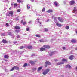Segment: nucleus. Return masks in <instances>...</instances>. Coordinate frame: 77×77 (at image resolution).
Masks as SVG:
<instances>
[{
  "mask_svg": "<svg viewBox=\"0 0 77 77\" xmlns=\"http://www.w3.org/2000/svg\"><path fill=\"white\" fill-rule=\"evenodd\" d=\"M18 6V4L17 3H15L14 4V7H17Z\"/></svg>",
  "mask_w": 77,
  "mask_h": 77,
  "instance_id": "obj_26",
  "label": "nucleus"
},
{
  "mask_svg": "<svg viewBox=\"0 0 77 77\" xmlns=\"http://www.w3.org/2000/svg\"><path fill=\"white\" fill-rule=\"evenodd\" d=\"M65 48H66L65 47H63V50H65Z\"/></svg>",
  "mask_w": 77,
  "mask_h": 77,
  "instance_id": "obj_42",
  "label": "nucleus"
},
{
  "mask_svg": "<svg viewBox=\"0 0 77 77\" xmlns=\"http://www.w3.org/2000/svg\"><path fill=\"white\" fill-rule=\"evenodd\" d=\"M6 25L8 26H9V24H8V23H6Z\"/></svg>",
  "mask_w": 77,
  "mask_h": 77,
  "instance_id": "obj_44",
  "label": "nucleus"
},
{
  "mask_svg": "<svg viewBox=\"0 0 77 77\" xmlns=\"http://www.w3.org/2000/svg\"><path fill=\"white\" fill-rule=\"evenodd\" d=\"M27 48H28L29 49H32V46H28Z\"/></svg>",
  "mask_w": 77,
  "mask_h": 77,
  "instance_id": "obj_24",
  "label": "nucleus"
},
{
  "mask_svg": "<svg viewBox=\"0 0 77 77\" xmlns=\"http://www.w3.org/2000/svg\"><path fill=\"white\" fill-rule=\"evenodd\" d=\"M71 42L72 43H76L77 41L75 39H72L71 40Z\"/></svg>",
  "mask_w": 77,
  "mask_h": 77,
  "instance_id": "obj_5",
  "label": "nucleus"
},
{
  "mask_svg": "<svg viewBox=\"0 0 77 77\" xmlns=\"http://www.w3.org/2000/svg\"><path fill=\"white\" fill-rule=\"evenodd\" d=\"M15 67L14 66L10 70V71H14V69H15Z\"/></svg>",
  "mask_w": 77,
  "mask_h": 77,
  "instance_id": "obj_23",
  "label": "nucleus"
},
{
  "mask_svg": "<svg viewBox=\"0 0 77 77\" xmlns=\"http://www.w3.org/2000/svg\"><path fill=\"white\" fill-rule=\"evenodd\" d=\"M2 42L3 43H4V44H6L8 42H7V41L3 39L2 41Z\"/></svg>",
  "mask_w": 77,
  "mask_h": 77,
  "instance_id": "obj_11",
  "label": "nucleus"
},
{
  "mask_svg": "<svg viewBox=\"0 0 77 77\" xmlns=\"http://www.w3.org/2000/svg\"><path fill=\"white\" fill-rule=\"evenodd\" d=\"M27 9H29L30 8V6H29L28 5L27 6Z\"/></svg>",
  "mask_w": 77,
  "mask_h": 77,
  "instance_id": "obj_36",
  "label": "nucleus"
},
{
  "mask_svg": "<svg viewBox=\"0 0 77 77\" xmlns=\"http://www.w3.org/2000/svg\"><path fill=\"white\" fill-rule=\"evenodd\" d=\"M17 38H18V39H19V38H20V35H17Z\"/></svg>",
  "mask_w": 77,
  "mask_h": 77,
  "instance_id": "obj_40",
  "label": "nucleus"
},
{
  "mask_svg": "<svg viewBox=\"0 0 77 77\" xmlns=\"http://www.w3.org/2000/svg\"><path fill=\"white\" fill-rule=\"evenodd\" d=\"M14 29L17 30H19V29H21V27L19 26H15L14 27Z\"/></svg>",
  "mask_w": 77,
  "mask_h": 77,
  "instance_id": "obj_9",
  "label": "nucleus"
},
{
  "mask_svg": "<svg viewBox=\"0 0 77 77\" xmlns=\"http://www.w3.org/2000/svg\"><path fill=\"white\" fill-rule=\"evenodd\" d=\"M66 68H71V66L70 65H67L66 66Z\"/></svg>",
  "mask_w": 77,
  "mask_h": 77,
  "instance_id": "obj_14",
  "label": "nucleus"
},
{
  "mask_svg": "<svg viewBox=\"0 0 77 77\" xmlns=\"http://www.w3.org/2000/svg\"><path fill=\"white\" fill-rule=\"evenodd\" d=\"M9 14L10 15H11V16L12 17V16L13 15V11H11L9 13Z\"/></svg>",
  "mask_w": 77,
  "mask_h": 77,
  "instance_id": "obj_18",
  "label": "nucleus"
},
{
  "mask_svg": "<svg viewBox=\"0 0 77 77\" xmlns=\"http://www.w3.org/2000/svg\"><path fill=\"white\" fill-rule=\"evenodd\" d=\"M32 56H33V55H32Z\"/></svg>",
  "mask_w": 77,
  "mask_h": 77,
  "instance_id": "obj_59",
  "label": "nucleus"
},
{
  "mask_svg": "<svg viewBox=\"0 0 77 77\" xmlns=\"http://www.w3.org/2000/svg\"><path fill=\"white\" fill-rule=\"evenodd\" d=\"M45 32H48V29L47 28L45 29Z\"/></svg>",
  "mask_w": 77,
  "mask_h": 77,
  "instance_id": "obj_35",
  "label": "nucleus"
},
{
  "mask_svg": "<svg viewBox=\"0 0 77 77\" xmlns=\"http://www.w3.org/2000/svg\"><path fill=\"white\" fill-rule=\"evenodd\" d=\"M69 59H70V60H72L73 59H74V55H71L69 57Z\"/></svg>",
  "mask_w": 77,
  "mask_h": 77,
  "instance_id": "obj_6",
  "label": "nucleus"
},
{
  "mask_svg": "<svg viewBox=\"0 0 77 77\" xmlns=\"http://www.w3.org/2000/svg\"><path fill=\"white\" fill-rule=\"evenodd\" d=\"M26 66H28V64L27 63H25L24 64L23 66V67H24H24H26Z\"/></svg>",
  "mask_w": 77,
  "mask_h": 77,
  "instance_id": "obj_22",
  "label": "nucleus"
},
{
  "mask_svg": "<svg viewBox=\"0 0 77 77\" xmlns=\"http://www.w3.org/2000/svg\"><path fill=\"white\" fill-rule=\"evenodd\" d=\"M56 25L58 27H60L62 26V24L60 23L59 24L58 23H57Z\"/></svg>",
  "mask_w": 77,
  "mask_h": 77,
  "instance_id": "obj_17",
  "label": "nucleus"
},
{
  "mask_svg": "<svg viewBox=\"0 0 77 77\" xmlns=\"http://www.w3.org/2000/svg\"><path fill=\"white\" fill-rule=\"evenodd\" d=\"M49 71H50V69H46L44 71L42 74L43 75H46L48 72H49Z\"/></svg>",
  "mask_w": 77,
  "mask_h": 77,
  "instance_id": "obj_1",
  "label": "nucleus"
},
{
  "mask_svg": "<svg viewBox=\"0 0 77 77\" xmlns=\"http://www.w3.org/2000/svg\"><path fill=\"white\" fill-rule=\"evenodd\" d=\"M24 48V47H23V46H21L20 47V49H23V48Z\"/></svg>",
  "mask_w": 77,
  "mask_h": 77,
  "instance_id": "obj_33",
  "label": "nucleus"
},
{
  "mask_svg": "<svg viewBox=\"0 0 77 77\" xmlns=\"http://www.w3.org/2000/svg\"><path fill=\"white\" fill-rule=\"evenodd\" d=\"M65 28L66 29H67V30H68V29H69V26H66L65 27Z\"/></svg>",
  "mask_w": 77,
  "mask_h": 77,
  "instance_id": "obj_28",
  "label": "nucleus"
},
{
  "mask_svg": "<svg viewBox=\"0 0 77 77\" xmlns=\"http://www.w3.org/2000/svg\"><path fill=\"white\" fill-rule=\"evenodd\" d=\"M43 47H44V48H45L48 49L50 48V46L48 45H44L43 46Z\"/></svg>",
  "mask_w": 77,
  "mask_h": 77,
  "instance_id": "obj_3",
  "label": "nucleus"
},
{
  "mask_svg": "<svg viewBox=\"0 0 77 77\" xmlns=\"http://www.w3.org/2000/svg\"><path fill=\"white\" fill-rule=\"evenodd\" d=\"M9 57V56L7 55H5L4 56V57L5 59H8Z\"/></svg>",
  "mask_w": 77,
  "mask_h": 77,
  "instance_id": "obj_16",
  "label": "nucleus"
},
{
  "mask_svg": "<svg viewBox=\"0 0 77 77\" xmlns=\"http://www.w3.org/2000/svg\"><path fill=\"white\" fill-rule=\"evenodd\" d=\"M74 12H75L76 11V7H74V9H73Z\"/></svg>",
  "mask_w": 77,
  "mask_h": 77,
  "instance_id": "obj_30",
  "label": "nucleus"
},
{
  "mask_svg": "<svg viewBox=\"0 0 77 77\" xmlns=\"http://www.w3.org/2000/svg\"><path fill=\"white\" fill-rule=\"evenodd\" d=\"M15 31L17 32V33H20V30H16Z\"/></svg>",
  "mask_w": 77,
  "mask_h": 77,
  "instance_id": "obj_31",
  "label": "nucleus"
},
{
  "mask_svg": "<svg viewBox=\"0 0 77 77\" xmlns=\"http://www.w3.org/2000/svg\"><path fill=\"white\" fill-rule=\"evenodd\" d=\"M30 63L31 65H35V63L32 61H30L29 62Z\"/></svg>",
  "mask_w": 77,
  "mask_h": 77,
  "instance_id": "obj_19",
  "label": "nucleus"
},
{
  "mask_svg": "<svg viewBox=\"0 0 77 77\" xmlns=\"http://www.w3.org/2000/svg\"><path fill=\"white\" fill-rule=\"evenodd\" d=\"M40 51H45V48L42 47L40 49Z\"/></svg>",
  "mask_w": 77,
  "mask_h": 77,
  "instance_id": "obj_4",
  "label": "nucleus"
},
{
  "mask_svg": "<svg viewBox=\"0 0 77 77\" xmlns=\"http://www.w3.org/2000/svg\"><path fill=\"white\" fill-rule=\"evenodd\" d=\"M45 67H47V65H45Z\"/></svg>",
  "mask_w": 77,
  "mask_h": 77,
  "instance_id": "obj_46",
  "label": "nucleus"
},
{
  "mask_svg": "<svg viewBox=\"0 0 77 77\" xmlns=\"http://www.w3.org/2000/svg\"><path fill=\"white\" fill-rule=\"evenodd\" d=\"M75 4V1L74 0L71 1L69 2V4L70 5H74Z\"/></svg>",
  "mask_w": 77,
  "mask_h": 77,
  "instance_id": "obj_2",
  "label": "nucleus"
},
{
  "mask_svg": "<svg viewBox=\"0 0 77 77\" xmlns=\"http://www.w3.org/2000/svg\"><path fill=\"white\" fill-rule=\"evenodd\" d=\"M37 20H38V21H39V19H37Z\"/></svg>",
  "mask_w": 77,
  "mask_h": 77,
  "instance_id": "obj_51",
  "label": "nucleus"
},
{
  "mask_svg": "<svg viewBox=\"0 0 77 77\" xmlns=\"http://www.w3.org/2000/svg\"><path fill=\"white\" fill-rule=\"evenodd\" d=\"M38 23H39V21H38Z\"/></svg>",
  "mask_w": 77,
  "mask_h": 77,
  "instance_id": "obj_58",
  "label": "nucleus"
},
{
  "mask_svg": "<svg viewBox=\"0 0 77 77\" xmlns=\"http://www.w3.org/2000/svg\"><path fill=\"white\" fill-rule=\"evenodd\" d=\"M31 1V2H33V1H34V0H30Z\"/></svg>",
  "mask_w": 77,
  "mask_h": 77,
  "instance_id": "obj_48",
  "label": "nucleus"
},
{
  "mask_svg": "<svg viewBox=\"0 0 77 77\" xmlns=\"http://www.w3.org/2000/svg\"><path fill=\"white\" fill-rule=\"evenodd\" d=\"M20 11H21L20 10V9H18L17 10V12H20Z\"/></svg>",
  "mask_w": 77,
  "mask_h": 77,
  "instance_id": "obj_34",
  "label": "nucleus"
},
{
  "mask_svg": "<svg viewBox=\"0 0 77 77\" xmlns=\"http://www.w3.org/2000/svg\"><path fill=\"white\" fill-rule=\"evenodd\" d=\"M31 22H32V21H30L29 22V23H31Z\"/></svg>",
  "mask_w": 77,
  "mask_h": 77,
  "instance_id": "obj_54",
  "label": "nucleus"
},
{
  "mask_svg": "<svg viewBox=\"0 0 77 77\" xmlns=\"http://www.w3.org/2000/svg\"><path fill=\"white\" fill-rule=\"evenodd\" d=\"M68 60L67 59H65V58H63L62 59V61L63 62H67Z\"/></svg>",
  "mask_w": 77,
  "mask_h": 77,
  "instance_id": "obj_20",
  "label": "nucleus"
},
{
  "mask_svg": "<svg viewBox=\"0 0 77 77\" xmlns=\"http://www.w3.org/2000/svg\"><path fill=\"white\" fill-rule=\"evenodd\" d=\"M49 21V19H48V20H47V21Z\"/></svg>",
  "mask_w": 77,
  "mask_h": 77,
  "instance_id": "obj_53",
  "label": "nucleus"
},
{
  "mask_svg": "<svg viewBox=\"0 0 77 77\" xmlns=\"http://www.w3.org/2000/svg\"><path fill=\"white\" fill-rule=\"evenodd\" d=\"M17 2L18 3H21L22 2V1H21L20 0H17Z\"/></svg>",
  "mask_w": 77,
  "mask_h": 77,
  "instance_id": "obj_29",
  "label": "nucleus"
},
{
  "mask_svg": "<svg viewBox=\"0 0 77 77\" xmlns=\"http://www.w3.org/2000/svg\"><path fill=\"white\" fill-rule=\"evenodd\" d=\"M2 35H3V36H5V34H3Z\"/></svg>",
  "mask_w": 77,
  "mask_h": 77,
  "instance_id": "obj_45",
  "label": "nucleus"
},
{
  "mask_svg": "<svg viewBox=\"0 0 77 77\" xmlns=\"http://www.w3.org/2000/svg\"><path fill=\"white\" fill-rule=\"evenodd\" d=\"M45 63L46 65H51V63L49 61H46L45 62Z\"/></svg>",
  "mask_w": 77,
  "mask_h": 77,
  "instance_id": "obj_12",
  "label": "nucleus"
},
{
  "mask_svg": "<svg viewBox=\"0 0 77 77\" xmlns=\"http://www.w3.org/2000/svg\"><path fill=\"white\" fill-rule=\"evenodd\" d=\"M76 69L77 70V66L76 67Z\"/></svg>",
  "mask_w": 77,
  "mask_h": 77,
  "instance_id": "obj_57",
  "label": "nucleus"
},
{
  "mask_svg": "<svg viewBox=\"0 0 77 77\" xmlns=\"http://www.w3.org/2000/svg\"><path fill=\"white\" fill-rule=\"evenodd\" d=\"M76 34H77V31H76Z\"/></svg>",
  "mask_w": 77,
  "mask_h": 77,
  "instance_id": "obj_55",
  "label": "nucleus"
},
{
  "mask_svg": "<svg viewBox=\"0 0 77 77\" xmlns=\"http://www.w3.org/2000/svg\"><path fill=\"white\" fill-rule=\"evenodd\" d=\"M53 11V10L51 9H49L46 12H48V13H50L51 12L52 13Z\"/></svg>",
  "mask_w": 77,
  "mask_h": 77,
  "instance_id": "obj_7",
  "label": "nucleus"
},
{
  "mask_svg": "<svg viewBox=\"0 0 77 77\" xmlns=\"http://www.w3.org/2000/svg\"><path fill=\"white\" fill-rule=\"evenodd\" d=\"M35 36L37 38H41V36L39 35H36Z\"/></svg>",
  "mask_w": 77,
  "mask_h": 77,
  "instance_id": "obj_25",
  "label": "nucleus"
},
{
  "mask_svg": "<svg viewBox=\"0 0 77 77\" xmlns=\"http://www.w3.org/2000/svg\"><path fill=\"white\" fill-rule=\"evenodd\" d=\"M29 28H26V31H29Z\"/></svg>",
  "mask_w": 77,
  "mask_h": 77,
  "instance_id": "obj_41",
  "label": "nucleus"
},
{
  "mask_svg": "<svg viewBox=\"0 0 77 77\" xmlns=\"http://www.w3.org/2000/svg\"><path fill=\"white\" fill-rule=\"evenodd\" d=\"M53 54H54L53 53H52L50 54V56H51Z\"/></svg>",
  "mask_w": 77,
  "mask_h": 77,
  "instance_id": "obj_37",
  "label": "nucleus"
},
{
  "mask_svg": "<svg viewBox=\"0 0 77 77\" xmlns=\"http://www.w3.org/2000/svg\"><path fill=\"white\" fill-rule=\"evenodd\" d=\"M55 61H58V60H55Z\"/></svg>",
  "mask_w": 77,
  "mask_h": 77,
  "instance_id": "obj_52",
  "label": "nucleus"
},
{
  "mask_svg": "<svg viewBox=\"0 0 77 77\" xmlns=\"http://www.w3.org/2000/svg\"><path fill=\"white\" fill-rule=\"evenodd\" d=\"M11 7H10V8H9V10H11Z\"/></svg>",
  "mask_w": 77,
  "mask_h": 77,
  "instance_id": "obj_47",
  "label": "nucleus"
},
{
  "mask_svg": "<svg viewBox=\"0 0 77 77\" xmlns=\"http://www.w3.org/2000/svg\"><path fill=\"white\" fill-rule=\"evenodd\" d=\"M42 67H39L37 70V71L39 72V71H41V69H42Z\"/></svg>",
  "mask_w": 77,
  "mask_h": 77,
  "instance_id": "obj_15",
  "label": "nucleus"
},
{
  "mask_svg": "<svg viewBox=\"0 0 77 77\" xmlns=\"http://www.w3.org/2000/svg\"><path fill=\"white\" fill-rule=\"evenodd\" d=\"M5 61H8V60H5Z\"/></svg>",
  "mask_w": 77,
  "mask_h": 77,
  "instance_id": "obj_56",
  "label": "nucleus"
},
{
  "mask_svg": "<svg viewBox=\"0 0 77 77\" xmlns=\"http://www.w3.org/2000/svg\"><path fill=\"white\" fill-rule=\"evenodd\" d=\"M21 23H23V20H21Z\"/></svg>",
  "mask_w": 77,
  "mask_h": 77,
  "instance_id": "obj_43",
  "label": "nucleus"
},
{
  "mask_svg": "<svg viewBox=\"0 0 77 77\" xmlns=\"http://www.w3.org/2000/svg\"><path fill=\"white\" fill-rule=\"evenodd\" d=\"M39 41L40 42H44V40H39Z\"/></svg>",
  "mask_w": 77,
  "mask_h": 77,
  "instance_id": "obj_39",
  "label": "nucleus"
},
{
  "mask_svg": "<svg viewBox=\"0 0 77 77\" xmlns=\"http://www.w3.org/2000/svg\"><path fill=\"white\" fill-rule=\"evenodd\" d=\"M45 8H43V9L42 10V12H45Z\"/></svg>",
  "mask_w": 77,
  "mask_h": 77,
  "instance_id": "obj_27",
  "label": "nucleus"
},
{
  "mask_svg": "<svg viewBox=\"0 0 77 77\" xmlns=\"http://www.w3.org/2000/svg\"><path fill=\"white\" fill-rule=\"evenodd\" d=\"M58 20L60 21V22H63L64 21L63 19H60V17H58Z\"/></svg>",
  "mask_w": 77,
  "mask_h": 77,
  "instance_id": "obj_8",
  "label": "nucleus"
},
{
  "mask_svg": "<svg viewBox=\"0 0 77 77\" xmlns=\"http://www.w3.org/2000/svg\"><path fill=\"white\" fill-rule=\"evenodd\" d=\"M75 50H77V48H75Z\"/></svg>",
  "mask_w": 77,
  "mask_h": 77,
  "instance_id": "obj_50",
  "label": "nucleus"
},
{
  "mask_svg": "<svg viewBox=\"0 0 77 77\" xmlns=\"http://www.w3.org/2000/svg\"><path fill=\"white\" fill-rule=\"evenodd\" d=\"M54 4L56 7L58 6V2H57L55 1L54 2Z\"/></svg>",
  "mask_w": 77,
  "mask_h": 77,
  "instance_id": "obj_13",
  "label": "nucleus"
},
{
  "mask_svg": "<svg viewBox=\"0 0 77 77\" xmlns=\"http://www.w3.org/2000/svg\"><path fill=\"white\" fill-rule=\"evenodd\" d=\"M15 67V69L16 70H19V67H17L16 66H14Z\"/></svg>",
  "mask_w": 77,
  "mask_h": 77,
  "instance_id": "obj_21",
  "label": "nucleus"
},
{
  "mask_svg": "<svg viewBox=\"0 0 77 77\" xmlns=\"http://www.w3.org/2000/svg\"><path fill=\"white\" fill-rule=\"evenodd\" d=\"M27 24V23H26V22H24L23 23V25H26V24Z\"/></svg>",
  "mask_w": 77,
  "mask_h": 77,
  "instance_id": "obj_32",
  "label": "nucleus"
},
{
  "mask_svg": "<svg viewBox=\"0 0 77 77\" xmlns=\"http://www.w3.org/2000/svg\"><path fill=\"white\" fill-rule=\"evenodd\" d=\"M64 62H59L57 63V65H62V64H64Z\"/></svg>",
  "mask_w": 77,
  "mask_h": 77,
  "instance_id": "obj_10",
  "label": "nucleus"
},
{
  "mask_svg": "<svg viewBox=\"0 0 77 77\" xmlns=\"http://www.w3.org/2000/svg\"><path fill=\"white\" fill-rule=\"evenodd\" d=\"M6 16L9 17V16H10V15H9V14H6Z\"/></svg>",
  "mask_w": 77,
  "mask_h": 77,
  "instance_id": "obj_38",
  "label": "nucleus"
},
{
  "mask_svg": "<svg viewBox=\"0 0 77 77\" xmlns=\"http://www.w3.org/2000/svg\"><path fill=\"white\" fill-rule=\"evenodd\" d=\"M15 18H16V20H18V19L17 18V17H16Z\"/></svg>",
  "mask_w": 77,
  "mask_h": 77,
  "instance_id": "obj_49",
  "label": "nucleus"
}]
</instances>
